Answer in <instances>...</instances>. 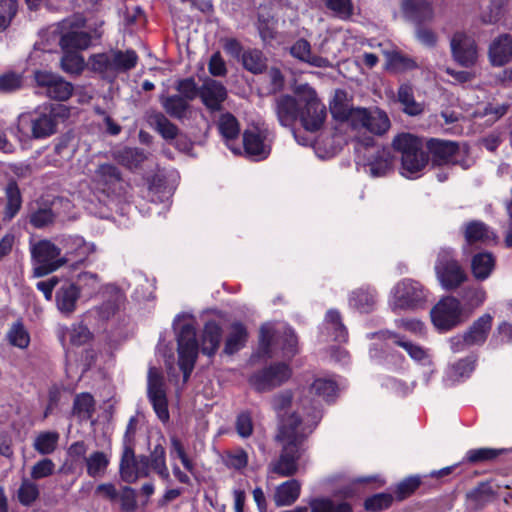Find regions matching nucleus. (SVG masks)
<instances>
[{
	"label": "nucleus",
	"instance_id": "1",
	"mask_svg": "<svg viewBox=\"0 0 512 512\" xmlns=\"http://www.w3.org/2000/svg\"><path fill=\"white\" fill-rule=\"evenodd\" d=\"M298 420L296 415L284 420L277 435V440L282 444V453L271 464V472L282 477L292 476L298 471L297 461L301 456L302 444L318 424L319 413L315 410L311 417L296 427Z\"/></svg>",
	"mask_w": 512,
	"mask_h": 512
},
{
	"label": "nucleus",
	"instance_id": "2",
	"mask_svg": "<svg viewBox=\"0 0 512 512\" xmlns=\"http://www.w3.org/2000/svg\"><path fill=\"white\" fill-rule=\"evenodd\" d=\"M68 115L69 109L62 104L38 107L21 113L10 131L21 143L45 139L56 133L57 117L65 118Z\"/></svg>",
	"mask_w": 512,
	"mask_h": 512
},
{
	"label": "nucleus",
	"instance_id": "3",
	"mask_svg": "<svg viewBox=\"0 0 512 512\" xmlns=\"http://www.w3.org/2000/svg\"><path fill=\"white\" fill-rule=\"evenodd\" d=\"M330 111L335 120L346 123L351 128L355 138L367 132L381 136L391 127L388 115L379 108H354L335 98L330 104Z\"/></svg>",
	"mask_w": 512,
	"mask_h": 512
},
{
	"label": "nucleus",
	"instance_id": "4",
	"mask_svg": "<svg viewBox=\"0 0 512 512\" xmlns=\"http://www.w3.org/2000/svg\"><path fill=\"white\" fill-rule=\"evenodd\" d=\"M177 339L178 365L183 372V382L186 383L194 368L198 356L196 339V321L192 314L181 313L173 322Z\"/></svg>",
	"mask_w": 512,
	"mask_h": 512
},
{
	"label": "nucleus",
	"instance_id": "5",
	"mask_svg": "<svg viewBox=\"0 0 512 512\" xmlns=\"http://www.w3.org/2000/svg\"><path fill=\"white\" fill-rule=\"evenodd\" d=\"M394 148L401 153V174L409 179L420 176L428 164V155L421 141L411 134H400L393 140Z\"/></svg>",
	"mask_w": 512,
	"mask_h": 512
},
{
	"label": "nucleus",
	"instance_id": "6",
	"mask_svg": "<svg viewBox=\"0 0 512 512\" xmlns=\"http://www.w3.org/2000/svg\"><path fill=\"white\" fill-rule=\"evenodd\" d=\"M301 103L299 121L309 132L319 131L327 118V109L318 98L316 91L308 84H301L294 90Z\"/></svg>",
	"mask_w": 512,
	"mask_h": 512
},
{
	"label": "nucleus",
	"instance_id": "7",
	"mask_svg": "<svg viewBox=\"0 0 512 512\" xmlns=\"http://www.w3.org/2000/svg\"><path fill=\"white\" fill-rule=\"evenodd\" d=\"M428 291L418 281L405 278L397 282L390 291L389 306L394 311H414L423 308Z\"/></svg>",
	"mask_w": 512,
	"mask_h": 512
},
{
	"label": "nucleus",
	"instance_id": "8",
	"mask_svg": "<svg viewBox=\"0 0 512 512\" xmlns=\"http://www.w3.org/2000/svg\"><path fill=\"white\" fill-rule=\"evenodd\" d=\"M431 321L440 332H447L461 325L468 318L461 302L452 296L438 301L430 311Z\"/></svg>",
	"mask_w": 512,
	"mask_h": 512
},
{
	"label": "nucleus",
	"instance_id": "9",
	"mask_svg": "<svg viewBox=\"0 0 512 512\" xmlns=\"http://www.w3.org/2000/svg\"><path fill=\"white\" fill-rule=\"evenodd\" d=\"M33 275L43 277L65 265L61 248L49 240H41L31 247Z\"/></svg>",
	"mask_w": 512,
	"mask_h": 512
},
{
	"label": "nucleus",
	"instance_id": "10",
	"mask_svg": "<svg viewBox=\"0 0 512 512\" xmlns=\"http://www.w3.org/2000/svg\"><path fill=\"white\" fill-rule=\"evenodd\" d=\"M437 278L445 289L458 287L466 280V274L459 263L453 258L450 249H441L435 265Z\"/></svg>",
	"mask_w": 512,
	"mask_h": 512
},
{
	"label": "nucleus",
	"instance_id": "11",
	"mask_svg": "<svg viewBox=\"0 0 512 512\" xmlns=\"http://www.w3.org/2000/svg\"><path fill=\"white\" fill-rule=\"evenodd\" d=\"M147 392L158 418L163 422L168 421L169 411L164 378L155 367H150L148 371Z\"/></svg>",
	"mask_w": 512,
	"mask_h": 512
},
{
	"label": "nucleus",
	"instance_id": "12",
	"mask_svg": "<svg viewBox=\"0 0 512 512\" xmlns=\"http://www.w3.org/2000/svg\"><path fill=\"white\" fill-rule=\"evenodd\" d=\"M119 472L121 479L126 483H135L140 478L149 476V460L145 455L136 456L134 449L122 451Z\"/></svg>",
	"mask_w": 512,
	"mask_h": 512
},
{
	"label": "nucleus",
	"instance_id": "13",
	"mask_svg": "<svg viewBox=\"0 0 512 512\" xmlns=\"http://www.w3.org/2000/svg\"><path fill=\"white\" fill-rule=\"evenodd\" d=\"M302 392L306 394L307 406L310 411L307 413V418L311 417L316 410L319 413L320 420V402L333 400L337 393V386L331 379L317 378L307 390H303Z\"/></svg>",
	"mask_w": 512,
	"mask_h": 512
},
{
	"label": "nucleus",
	"instance_id": "14",
	"mask_svg": "<svg viewBox=\"0 0 512 512\" xmlns=\"http://www.w3.org/2000/svg\"><path fill=\"white\" fill-rule=\"evenodd\" d=\"M84 24L82 19L64 20L59 24V32L61 33L60 45L62 50L76 51L86 49L90 44V36L78 29Z\"/></svg>",
	"mask_w": 512,
	"mask_h": 512
},
{
	"label": "nucleus",
	"instance_id": "15",
	"mask_svg": "<svg viewBox=\"0 0 512 512\" xmlns=\"http://www.w3.org/2000/svg\"><path fill=\"white\" fill-rule=\"evenodd\" d=\"M450 45L453 58L458 64L469 68L477 63L478 50L472 36L457 32L453 35Z\"/></svg>",
	"mask_w": 512,
	"mask_h": 512
},
{
	"label": "nucleus",
	"instance_id": "16",
	"mask_svg": "<svg viewBox=\"0 0 512 512\" xmlns=\"http://www.w3.org/2000/svg\"><path fill=\"white\" fill-rule=\"evenodd\" d=\"M291 376V370L287 364L279 363L254 374L251 385L258 391H268L281 385Z\"/></svg>",
	"mask_w": 512,
	"mask_h": 512
},
{
	"label": "nucleus",
	"instance_id": "17",
	"mask_svg": "<svg viewBox=\"0 0 512 512\" xmlns=\"http://www.w3.org/2000/svg\"><path fill=\"white\" fill-rule=\"evenodd\" d=\"M243 147L245 154L253 160L259 161L267 158L271 151L267 132L258 127L245 130Z\"/></svg>",
	"mask_w": 512,
	"mask_h": 512
},
{
	"label": "nucleus",
	"instance_id": "18",
	"mask_svg": "<svg viewBox=\"0 0 512 512\" xmlns=\"http://www.w3.org/2000/svg\"><path fill=\"white\" fill-rule=\"evenodd\" d=\"M60 244L64 250L65 264H83L96 250L93 243L87 242L83 237L77 235L63 237Z\"/></svg>",
	"mask_w": 512,
	"mask_h": 512
},
{
	"label": "nucleus",
	"instance_id": "19",
	"mask_svg": "<svg viewBox=\"0 0 512 512\" xmlns=\"http://www.w3.org/2000/svg\"><path fill=\"white\" fill-rule=\"evenodd\" d=\"M272 407L279 415L287 407H291L293 409L291 414H288L281 419L280 427L282 426L283 421L292 415H296L298 417L299 420L296 427H299V425L307 419V413L310 412L307 406L306 394L302 391L299 393L297 400L295 401H292V395L290 392L286 391L279 393L273 398Z\"/></svg>",
	"mask_w": 512,
	"mask_h": 512
},
{
	"label": "nucleus",
	"instance_id": "20",
	"mask_svg": "<svg viewBox=\"0 0 512 512\" xmlns=\"http://www.w3.org/2000/svg\"><path fill=\"white\" fill-rule=\"evenodd\" d=\"M301 103L299 98L290 95H282L276 99L275 112L280 124L291 127L299 119Z\"/></svg>",
	"mask_w": 512,
	"mask_h": 512
},
{
	"label": "nucleus",
	"instance_id": "21",
	"mask_svg": "<svg viewBox=\"0 0 512 512\" xmlns=\"http://www.w3.org/2000/svg\"><path fill=\"white\" fill-rule=\"evenodd\" d=\"M199 96L209 110L218 111L227 97V90L220 82L208 79L199 88Z\"/></svg>",
	"mask_w": 512,
	"mask_h": 512
},
{
	"label": "nucleus",
	"instance_id": "22",
	"mask_svg": "<svg viewBox=\"0 0 512 512\" xmlns=\"http://www.w3.org/2000/svg\"><path fill=\"white\" fill-rule=\"evenodd\" d=\"M436 165L457 164L459 148L455 142L432 140L429 144Z\"/></svg>",
	"mask_w": 512,
	"mask_h": 512
},
{
	"label": "nucleus",
	"instance_id": "23",
	"mask_svg": "<svg viewBox=\"0 0 512 512\" xmlns=\"http://www.w3.org/2000/svg\"><path fill=\"white\" fill-rule=\"evenodd\" d=\"M401 11L407 20L414 23H422L433 17L432 5L425 0H403Z\"/></svg>",
	"mask_w": 512,
	"mask_h": 512
},
{
	"label": "nucleus",
	"instance_id": "24",
	"mask_svg": "<svg viewBox=\"0 0 512 512\" xmlns=\"http://www.w3.org/2000/svg\"><path fill=\"white\" fill-rule=\"evenodd\" d=\"M489 60L493 66H503L512 59V38L501 35L494 39L489 47Z\"/></svg>",
	"mask_w": 512,
	"mask_h": 512
},
{
	"label": "nucleus",
	"instance_id": "25",
	"mask_svg": "<svg viewBox=\"0 0 512 512\" xmlns=\"http://www.w3.org/2000/svg\"><path fill=\"white\" fill-rule=\"evenodd\" d=\"M378 335L384 339L391 340L393 343L402 347L414 361L419 362L422 365H429L431 363L429 353L423 347L405 340L403 337H400L393 332H381Z\"/></svg>",
	"mask_w": 512,
	"mask_h": 512
},
{
	"label": "nucleus",
	"instance_id": "26",
	"mask_svg": "<svg viewBox=\"0 0 512 512\" xmlns=\"http://www.w3.org/2000/svg\"><path fill=\"white\" fill-rule=\"evenodd\" d=\"M493 317L484 313L464 332L471 346H482L490 333Z\"/></svg>",
	"mask_w": 512,
	"mask_h": 512
},
{
	"label": "nucleus",
	"instance_id": "27",
	"mask_svg": "<svg viewBox=\"0 0 512 512\" xmlns=\"http://www.w3.org/2000/svg\"><path fill=\"white\" fill-rule=\"evenodd\" d=\"M218 130L227 147L235 154L240 153V147L233 145L240 134V126L235 116L230 113L222 114L218 120Z\"/></svg>",
	"mask_w": 512,
	"mask_h": 512
},
{
	"label": "nucleus",
	"instance_id": "28",
	"mask_svg": "<svg viewBox=\"0 0 512 512\" xmlns=\"http://www.w3.org/2000/svg\"><path fill=\"white\" fill-rule=\"evenodd\" d=\"M290 53L298 60L318 68L331 66L330 61L322 56L314 55L311 52V45L305 39L297 40L290 48Z\"/></svg>",
	"mask_w": 512,
	"mask_h": 512
},
{
	"label": "nucleus",
	"instance_id": "29",
	"mask_svg": "<svg viewBox=\"0 0 512 512\" xmlns=\"http://www.w3.org/2000/svg\"><path fill=\"white\" fill-rule=\"evenodd\" d=\"M79 298V290L75 284L62 285L56 292L55 300L58 310L64 315H71Z\"/></svg>",
	"mask_w": 512,
	"mask_h": 512
},
{
	"label": "nucleus",
	"instance_id": "30",
	"mask_svg": "<svg viewBox=\"0 0 512 512\" xmlns=\"http://www.w3.org/2000/svg\"><path fill=\"white\" fill-rule=\"evenodd\" d=\"M301 492V484L296 479L281 483L275 489L273 496L277 507L290 506L297 501Z\"/></svg>",
	"mask_w": 512,
	"mask_h": 512
},
{
	"label": "nucleus",
	"instance_id": "31",
	"mask_svg": "<svg viewBox=\"0 0 512 512\" xmlns=\"http://www.w3.org/2000/svg\"><path fill=\"white\" fill-rule=\"evenodd\" d=\"M221 335V327L215 321L207 322L201 336L202 353L208 356L214 355L219 347Z\"/></svg>",
	"mask_w": 512,
	"mask_h": 512
},
{
	"label": "nucleus",
	"instance_id": "32",
	"mask_svg": "<svg viewBox=\"0 0 512 512\" xmlns=\"http://www.w3.org/2000/svg\"><path fill=\"white\" fill-rule=\"evenodd\" d=\"M495 258L491 253L480 252L471 259V272L476 280H486L495 268Z\"/></svg>",
	"mask_w": 512,
	"mask_h": 512
},
{
	"label": "nucleus",
	"instance_id": "33",
	"mask_svg": "<svg viewBox=\"0 0 512 512\" xmlns=\"http://www.w3.org/2000/svg\"><path fill=\"white\" fill-rule=\"evenodd\" d=\"M465 239L468 244H489L495 242L497 236L484 223L479 221H473L467 224L466 226Z\"/></svg>",
	"mask_w": 512,
	"mask_h": 512
},
{
	"label": "nucleus",
	"instance_id": "34",
	"mask_svg": "<svg viewBox=\"0 0 512 512\" xmlns=\"http://www.w3.org/2000/svg\"><path fill=\"white\" fill-rule=\"evenodd\" d=\"M248 339V332L246 327L239 323H233L228 330V334L225 341L224 352L232 355L242 349Z\"/></svg>",
	"mask_w": 512,
	"mask_h": 512
},
{
	"label": "nucleus",
	"instance_id": "35",
	"mask_svg": "<svg viewBox=\"0 0 512 512\" xmlns=\"http://www.w3.org/2000/svg\"><path fill=\"white\" fill-rule=\"evenodd\" d=\"M91 334L87 327L81 324H73L71 327H63L59 331V338L63 346H81L90 340Z\"/></svg>",
	"mask_w": 512,
	"mask_h": 512
},
{
	"label": "nucleus",
	"instance_id": "36",
	"mask_svg": "<svg viewBox=\"0 0 512 512\" xmlns=\"http://www.w3.org/2000/svg\"><path fill=\"white\" fill-rule=\"evenodd\" d=\"M93 182L103 191L109 190L110 187L118 183L121 179L120 172L112 164H101L94 171L92 176Z\"/></svg>",
	"mask_w": 512,
	"mask_h": 512
},
{
	"label": "nucleus",
	"instance_id": "37",
	"mask_svg": "<svg viewBox=\"0 0 512 512\" xmlns=\"http://www.w3.org/2000/svg\"><path fill=\"white\" fill-rule=\"evenodd\" d=\"M476 361L475 356H468L449 366L446 371L447 381L455 383L468 378L475 369Z\"/></svg>",
	"mask_w": 512,
	"mask_h": 512
},
{
	"label": "nucleus",
	"instance_id": "38",
	"mask_svg": "<svg viewBox=\"0 0 512 512\" xmlns=\"http://www.w3.org/2000/svg\"><path fill=\"white\" fill-rule=\"evenodd\" d=\"M308 504L311 512H352L348 502L327 497L312 498Z\"/></svg>",
	"mask_w": 512,
	"mask_h": 512
},
{
	"label": "nucleus",
	"instance_id": "39",
	"mask_svg": "<svg viewBox=\"0 0 512 512\" xmlns=\"http://www.w3.org/2000/svg\"><path fill=\"white\" fill-rule=\"evenodd\" d=\"M398 101L403 106L404 113L410 116H417L424 110L423 104L414 99L413 89L408 84H403L399 87Z\"/></svg>",
	"mask_w": 512,
	"mask_h": 512
},
{
	"label": "nucleus",
	"instance_id": "40",
	"mask_svg": "<svg viewBox=\"0 0 512 512\" xmlns=\"http://www.w3.org/2000/svg\"><path fill=\"white\" fill-rule=\"evenodd\" d=\"M110 463V457L102 451H95L85 458L87 474L90 477H102Z\"/></svg>",
	"mask_w": 512,
	"mask_h": 512
},
{
	"label": "nucleus",
	"instance_id": "41",
	"mask_svg": "<svg viewBox=\"0 0 512 512\" xmlns=\"http://www.w3.org/2000/svg\"><path fill=\"white\" fill-rule=\"evenodd\" d=\"M149 460V471L153 470L165 481L170 480V473L166 464V451L165 448L158 444L147 456Z\"/></svg>",
	"mask_w": 512,
	"mask_h": 512
},
{
	"label": "nucleus",
	"instance_id": "42",
	"mask_svg": "<svg viewBox=\"0 0 512 512\" xmlns=\"http://www.w3.org/2000/svg\"><path fill=\"white\" fill-rule=\"evenodd\" d=\"M376 302L375 293L370 289H357L352 292L349 298L351 307L360 312H369L373 309Z\"/></svg>",
	"mask_w": 512,
	"mask_h": 512
},
{
	"label": "nucleus",
	"instance_id": "43",
	"mask_svg": "<svg viewBox=\"0 0 512 512\" xmlns=\"http://www.w3.org/2000/svg\"><path fill=\"white\" fill-rule=\"evenodd\" d=\"M383 54L386 58V67L394 72H403L416 68L413 59L408 58L396 50H384Z\"/></svg>",
	"mask_w": 512,
	"mask_h": 512
},
{
	"label": "nucleus",
	"instance_id": "44",
	"mask_svg": "<svg viewBox=\"0 0 512 512\" xmlns=\"http://www.w3.org/2000/svg\"><path fill=\"white\" fill-rule=\"evenodd\" d=\"M89 68L105 78H114L115 72L112 63L111 51L93 55L88 62Z\"/></svg>",
	"mask_w": 512,
	"mask_h": 512
},
{
	"label": "nucleus",
	"instance_id": "45",
	"mask_svg": "<svg viewBox=\"0 0 512 512\" xmlns=\"http://www.w3.org/2000/svg\"><path fill=\"white\" fill-rule=\"evenodd\" d=\"M111 57L115 75L119 72L132 69L138 60L133 50H127L125 52L111 50Z\"/></svg>",
	"mask_w": 512,
	"mask_h": 512
},
{
	"label": "nucleus",
	"instance_id": "46",
	"mask_svg": "<svg viewBox=\"0 0 512 512\" xmlns=\"http://www.w3.org/2000/svg\"><path fill=\"white\" fill-rule=\"evenodd\" d=\"M115 158L123 166L134 169L144 162L146 155L137 148H124L115 153Z\"/></svg>",
	"mask_w": 512,
	"mask_h": 512
},
{
	"label": "nucleus",
	"instance_id": "47",
	"mask_svg": "<svg viewBox=\"0 0 512 512\" xmlns=\"http://www.w3.org/2000/svg\"><path fill=\"white\" fill-rule=\"evenodd\" d=\"M59 441V434L53 431L41 432L34 440V449L42 455L55 451Z\"/></svg>",
	"mask_w": 512,
	"mask_h": 512
},
{
	"label": "nucleus",
	"instance_id": "48",
	"mask_svg": "<svg viewBox=\"0 0 512 512\" xmlns=\"http://www.w3.org/2000/svg\"><path fill=\"white\" fill-rule=\"evenodd\" d=\"M161 102L164 110L170 116L178 119H181L185 116L189 107L188 100L178 95L162 98Z\"/></svg>",
	"mask_w": 512,
	"mask_h": 512
},
{
	"label": "nucleus",
	"instance_id": "49",
	"mask_svg": "<svg viewBox=\"0 0 512 512\" xmlns=\"http://www.w3.org/2000/svg\"><path fill=\"white\" fill-rule=\"evenodd\" d=\"M325 327L327 330L332 331L333 339L338 342H345L347 340V331L341 322L340 314L336 310H329L325 317Z\"/></svg>",
	"mask_w": 512,
	"mask_h": 512
},
{
	"label": "nucleus",
	"instance_id": "50",
	"mask_svg": "<svg viewBox=\"0 0 512 512\" xmlns=\"http://www.w3.org/2000/svg\"><path fill=\"white\" fill-rule=\"evenodd\" d=\"M95 402L89 393H81L74 399L73 413L82 420L89 419L94 412Z\"/></svg>",
	"mask_w": 512,
	"mask_h": 512
},
{
	"label": "nucleus",
	"instance_id": "51",
	"mask_svg": "<svg viewBox=\"0 0 512 512\" xmlns=\"http://www.w3.org/2000/svg\"><path fill=\"white\" fill-rule=\"evenodd\" d=\"M78 290L88 296H92L100 291L101 280L96 273L82 272L77 277Z\"/></svg>",
	"mask_w": 512,
	"mask_h": 512
},
{
	"label": "nucleus",
	"instance_id": "52",
	"mask_svg": "<svg viewBox=\"0 0 512 512\" xmlns=\"http://www.w3.org/2000/svg\"><path fill=\"white\" fill-rule=\"evenodd\" d=\"M63 51L64 55L61 59L62 69L69 74H80L86 65L84 58L75 51Z\"/></svg>",
	"mask_w": 512,
	"mask_h": 512
},
{
	"label": "nucleus",
	"instance_id": "53",
	"mask_svg": "<svg viewBox=\"0 0 512 512\" xmlns=\"http://www.w3.org/2000/svg\"><path fill=\"white\" fill-rule=\"evenodd\" d=\"M5 218L12 219L21 208V195L15 183H10L6 188Z\"/></svg>",
	"mask_w": 512,
	"mask_h": 512
},
{
	"label": "nucleus",
	"instance_id": "54",
	"mask_svg": "<svg viewBox=\"0 0 512 512\" xmlns=\"http://www.w3.org/2000/svg\"><path fill=\"white\" fill-rule=\"evenodd\" d=\"M45 92L51 99L65 101L72 95L73 86L59 76Z\"/></svg>",
	"mask_w": 512,
	"mask_h": 512
},
{
	"label": "nucleus",
	"instance_id": "55",
	"mask_svg": "<svg viewBox=\"0 0 512 512\" xmlns=\"http://www.w3.org/2000/svg\"><path fill=\"white\" fill-rule=\"evenodd\" d=\"M7 337L11 345L21 349L26 348L30 342V337L27 330L19 322L12 325L7 334Z\"/></svg>",
	"mask_w": 512,
	"mask_h": 512
},
{
	"label": "nucleus",
	"instance_id": "56",
	"mask_svg": "<svg viewBox=\"0 0 512 512\" xmlns=\"http://www.w3.org/2000/svg\"><path fill=\"white\" fill-rule=\"evenodd\" d=\"M391 169V159L385 151H379L378 157L369 163V172L372 177L384 176Z\"/></svg>",
	"mask_w": 512,
	"mask_h": 512
},
{
	"label": "nucleus",
	"instance_id": "57",
	"mask_svg": "<svg viewBox=\"0 0 512 512\" xmlns=\"http://www.w3.org/2000/svg\"><path fill=\"white\" fill-rule=\"evenodd\" d=\"M276 344L283 350V356L292 357L297 352V338L290 328H285L282 336H277Z\"/></svg>",
	"mask_w": 512,
	"mask_h": 512
},
{
	"label": "nucleus",
	"instance_id": "58",
	"mask_svg": "<svg viewBox=\"0 0 512 512\" xmlns=\"http://www.w3.org/2000/svg\"><path fill=\"white\" fill-rule=\"evenodd\" d=\"M244 67L252 73H260L265 68V59L259 50H251L243 55Z\"/></svg>",
	"mask_w": 512,
	"mask_h": 512
},
{
	"label": "nucleus",
	"instance_id": "59",
	"mask_svg": "<svg viewBox=\"0 0 512 512\" xmlns=\"http://www.w3.org/2000/svg\"><path fill=\"white\" fill-rule=\"evenodd\" d=\"M39 496V490L35 483L24 480L18 490L19 502L24 506L31 505Z\"/></svg>",
	"mask_w": 512,
	"mask_h": 512
},
{
	"label": "nucleus",
	"instance_id": "60",
	"mask_svg": "<svg viewBox=\"0 0 512 512\" xmlns=\"http://www.w3.org/2000/svg\"><path fill=\"white\" fill-rule=\"evenodd\" d=\"M170 444V456L172 458L178 457L184 468L191 472L194 468V465L191 459L188 457L182 442L176 436H171Z\"/></svg>",
	"mask_w": 512,
	"mask_h": 512
},
{
	"label": "nucleus",
	"instance_id": "61",
	"mask_svg": "<svg viewBox=\"0 0 512 512\" xmlns=\"http://www.w3.org/2000/svg\"><path fill=\"white\" fill-rule=\"evenodd\" d=\"M466 306L474 310L480 307L487 298V293L483 287H470L463 296Z\"/></svg>",
	"mask_w": 512,
	"mask_h": 512
},
{
	"label": "nucleus",
	"instance_id": "62",
	"mask_svg": "<svg viewBox=\"0 0 512 512\" xmlns=\"http://www.w3.org/2000/svg\"><path fill=\"white\" fill-rule=\"evenodd\" d=\"M504 452L503 449L492 448H479L469 450L466 454V459L471 463H478L495 459L498 455Z\"/></svg>",
	"mask_w": 512,
	"mask_h": 512
},
{
	"label": "nucleus",
	"instance_id": "63",
	"mask_svg": "<svg viewBox=\"0 0 512 512\" xmlns=\"http://www.w3.org/2000/svg\"><path fill=\"white\" fill-rule=\"evenodd\" d=\"M153 123L156 126L157 131L165 139H174L177 135V127L171 123L163 114H156L153 116Z\"/></svg>",
	"mask_w": 512,
	"mask_h": 512
},
{
	"label": "nucleus",
	"instance_id": "64",
	"mask_svg": "<svg viewBox=\"0 0 512 512\" xmlns=\"http://www.w3.org/2000/svg\"><path fill=\"white\" fill-rule=\"evenodd\" d=\"M55 464L51 459L44 458L35 463L31 469V477L35 480L48 477L53 474Z\"/></svg>",
	"mask_w": 512,
	"mask_h": 512
}]
</instances>
